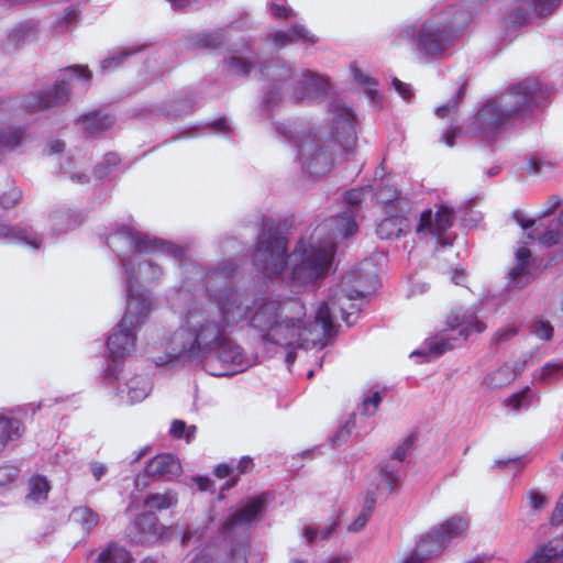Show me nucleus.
Instances as JSON below:
<instances>
[{
	"label": "nucleus",
	"instance_id": "1",
	"mask_svg": "<svg viewBox=\"0 0 563 563\" xmlns=\"http://www.w3.org/2000/svg\"><path fill=\"white\" fill-rule=\"evenodd\" d=\"M238 268L236 263H230L206 276L209 301L191 302L181 311L178 328L163 338L164 353L153 357L156 366L203 365L213 376L240 373L247 365L242 347L230 335L245 322L268 343L323 349L336 313L347 325L355 323L361 311L355 301L377 283L374 263L364 260L343 278L342 285L351 289L331 290L329 300L317 310L314 324L308 325L306 308L298 298H254L236 285Z\"/></svg>",
	"mask_w": 563,
	"mask_h": 563
},
{
	"label": "nucleus",
	"instance_id": "2",
	"mask_svg": "<svg viewBox=\"0 0 563 563\" xmlns=\"http://www.w3.org/2000/svg\"><path fill=\"white\" fill-rule=\"evenodd\" d=\"M367 198H375L371 186L347 191L344 196L347 210L317 227L310 240L299 241L290 255H287L286 236L265 223L253 253L255 268L269 279L287 278L295 291L325 278L334 263L336 241L356 233V210Z\"/></svg>",
	"mask_w": 563,
	"mask_h": 563
},
{
	"label": "nucleus",
	"instance_id": "3",
	"mask_svg": "<svg viewBox=\"0 0 563 563\" xmlns=\"http://www.w3.org/2000/svg\"><path fill=\"white\" fill-rule=\"evenodd\" d=\"M107 245L117 254L124 269V284L126 302L130 299H144L148 303L150 312L153 310V297L146 289L163 276V268L158 263L162 256H167L178 262L181 274H189V279H197L206 286V276L213 269L230 263H236L230 258L203 272L198 265L185 260V250L176 244L151 238L137 231L134 227L122 224L107 238Z\"/></svg>",
	"mask_w": 563,
	"mask_h": 563
},
{
	"label": "nucleus",
	"instance_id": "4",
	"mask_svg": "<svg viewBox=\"0 0 563 563\" xmlns=\"http://www.w3.org/2000/svg\"><path fill=\"white\" fill-rule=\"evenodd\" d=\"M285 139H294L302 172L312 178L328 174L338 155L350 153L356 144L355 114L341 99L328 106L327 123L318 130L303 122L278 124Z\"/></svg>",
	"mask_w": 563,
	"mask_h": 563
},
{
	"label": "nucleus",
	"instance_id": "5",
	"mask_svg": "<svg viewBox=\"0 0 563 563\" xmlns=\"http://www.w3.org/2000/svg\"><path fill=\"white\" fill-rule=\"evenodd\" d=\"M472 12L456 3H439L413 20L396 25L390 33L395 46L409 44L423 64L446 57L456 38V31L466 26Z\"/></svg>",
	"mask_w": 563,
	"mask_h": 563
},
{
	"label": "nucleus",
	"instance_id": "6",
	"mask_svg": "<svg viewBox=\"0 0 563 563\" xmlns=\"http://www.w3.org/2000/svg\"><path fill=\"white\" fill-rule=\"evenodd\" d=\"M551 90L537 78H527L506 91L486 100L471 123L473 134L493 139L510 120L526 117L533 108L542 106Z\"/></svg>",
	"mask_w": 563,
	"mask_h": 563
},
{
	"label": "nucleus",
	"instance_id": "7",
	"mask_svg": "<svg viewBox=\"0 0 563 563\" xmlns=\"http://www.w3.org/2000/svg\"><path fill=\"white\" fill-rule=\"evenodd\" d=\"M264 81L262 107L269 110L277 106L285 93L294 101L321 100L333 93L330 79L310 69L296 73L294 66L280 58H273L258 69Z\"/></svg>",
	"mask_w": 563,
	"mask_h": 563
},
{
	"label": "nucleus",
	"instance_id": "8",
	"mask_svg": "<svg viewBox=\"0 0 563 563\" xmlns=\"http://www.w3.org/2000/svg\"><path fill=\"white\" fill-rule=\"evenodd\" d=\"M268 496L263 493L243 499L236 509L231 511L219 528L220 538L224 541L236 542L231 548V555L228 562H222L214 556V549L210 545L212 556L220 563H246V544L249 531L253 525L263 519L267 510Z\"/></svg>",
	"mask_w": 563,
	"mask_h": 563
},
{
	"label": "nucleus",
	"instance_id": "9",
	"mask_svg": "<svg viewBox=\"0 0 563 563\" xmlns=\"http://www.w3.org/2000/svg\"><path fill=\"white\" fill-rule=\"evenodd\" d=\"M486 324L478 319L473 309H459L448 319V329L426 339L423 345L411 352L410 356H424L426 361L438 358L446 351L459 346L471 335L482 333Z\"/></svg>",
	"mask_w": 563,
	"mask_h": 563
},
{
	"label": "nucleus",
	"instance_id": "10",
	"mask_svg": "<svg viewBox=\"0 0 563 563\" xmlns=\"http://www.w3.org/2000/svg\"><path fill=\"white\" fill-rule=\"evenodd\" d=\"M144 299H130L121 321L114 327L107 340V349L112 361L129 356L135 347L136 333L148 319L151 312Z\"/></svg>",
	"mask_w": 563,
	"mask_h": 563
},
{
	"label": "nucleus",
	"instance_id": "11",
	"mask_svg": "<svg viewBox=\"0 0 563 563\" xmlns=\"http://www.w3.org/2000/svg\"><path fill=\"white\" fill-rule=\"evenodd\" d=\"M74 79L88 82L91 79V73L86 66L66 67L52 88L26 95L22 100V107L29 112H35L65 104L69 99Z\"/></svg>",
	"mask_w": 563,
	"mask_h": 563
},
{
	"label": "nucleus",
	"instance_id": "12",
	"mask_svg": "<svg viewBox=\"0 0 563 563\" xmlns=\"http://www.w3.org/2000/svg\"><path fill=\"white\" fill-rule=\"evenodd\" d=\"M455 212L446 205L435 206V210L428 209L420 214L416 231L420 235H432L439 244L450 246L453 235L450 229L454 222Z\"/></svg>",
	"mask_w": 563,
	"mask_h": 563
},
{
	"label": "nucleus",
	"instance_id": "13",
	"mask_svg": "<svg viewBox=\"0 0 563 563\" xmlns=\"http://www.w3.org/2000/svg\"><path fill=\"white\" fill-rule=\"evenodd\" d=\"M378 202H382L385 208L387 217L383 219L376 227V234L382 240L397 239L406 234L411 229L409 219L405 216L393 214L396 205L399 203L398 194L396 190H390L386 197L382 195L376 197Z\"/></svg>",
	"mask_w": 563,
	"mask_h": 563
},
{
	"label": "nucleus",
	"instance_id": "14",
	"mask_svg": "<svg viewBox=\"0 0 563 563\" xmlns=\"http://www.w3.org/2000/svg\"><path fill=\"white\" fill-rule=\"evenodd\" d=\"M167 529L159 525L153 511H145L135 517L129 528V537L134 543H155L163 539Z\"/></svg>",
	"mask_w": 563,
	"mask_h": 563
},
{
	"label": "nucleus",
	"instance_id": "15",
	"mask_svg": "<svg viewBox=\"0 0 563 563\" xmlns=\"http://www.w3.org/2000/svg\"><path fill=\"white\" fill-rule=\"evenodd\" d=\"M413 445V438L410 435L399 444L390 455V459L382 466L379 478L389 492L394 490L400 481L402 461Z\"/></svg>",
	"mask_w": 563,
	"mask_h": 563
},
{
	"label": "nucleus",
	"instance_id": "16",
	"mask_svg": "<svg viewBox=\"0 0 563 563\" xmlns=\"http://www.w3.org/2000/svg\"><path fill=\"white\" fill-rule=\"evenodd\" d=\"M38 32V23L33 20L18 23L0 38V48L4 53H13L24 44L37 41Z\"/></svg>",
	"mask_w": 563,
	"mask_h": 563
},
{
	"label": "nucleus",
	"instance_id": "17",
	"mask_svg": "<svg viewBox=\"0 0 563 563\" xmlns=\"http://www.w3.org/2000/svg\"><path fill=\"white\" fill-rule=\"evenodd\" d=\"M229 56L224 59V67L231 75L246 76L257 62V55L247 43H232L229 45Z\"/></svg>",
	"mask_w": 563,
	"mask_h": 563
},
{
	"label": "nucleus",
	"instance_id": "18",
	"mask_svg": "<svg viewBox=\"0 0 563 563\" xmlns=\"http://www.w3.org/2000/svg\"><path fill=\"white\" fill-rule=\"evenodd\" d=\"M152 389V384L146 376L134 375L124 377L117 386L114 398L119 404L133 405L144 400Z\"/></svg>",
	"mask_w": 563,
	"mask_h": 563
},
{
	"label": "nucleus",
	"instance_id": "19",
	"mask_svg": "<svg viewBox=\"0 0 563 563\" xmlns=\"http://www.w3.org/2000/svg\"><path fill=\"white\" fill-rule=\"evenodd\" d=\"M516 264L509 273V286L520 289L528 285L534 277L532 271L531 252L526 242H520L515 252Z\"/></svg>",
	"mask_w": 563,
	"mask_h": 563
},
{
	"label": "nucleus",
	"instance_id": "20",
	"mask_svg": "<svg viewBox=\"0 0 563 563\" xmlns=\"http://www.w3.org/2000/svg\"><path fill=\"white\" fill-rule=\"evenodd\" d=\"M181 473L179 460L170 453L158 454L151 459L145 466V474L150 477L170 481Z\"/></svg>",
	"mask_w": 563,
	"mask_h": 563
},
{
	"label": "nucleus",
	"instance_id": "21",
	"mask_svg": "<svg viewBox=\"0 0 563 563\" xmlns=\"http://www.w3.org/2000/svg\"><path fill=\"white\" fill-rule=\"evenodd\" d=\"M445 548L441 534L433 528L418 542L415 551L405 558L402 563H420L442 553Z\"/></svg>",
	"mask_w": 563,
	"mask_h": 563
},
{
	"label": "nucleus",
	"instance_id": "22",
	"mask_svg": "<svg viewBox=\"0 0 563 563\" xmlns=\"http://www.w3.org/2000/svg\"><path fill=\"white\" fill-rule=\"evenodd\" d=\"M24 131L7 120L0 109V155L16 150L23 142Z\"/></svg>",
	"mask_w": 563,
	"mask_h": 563
},
{
	"label": "nucleus",
	"instance_id": "23",
	"mask_svg": "<svg viewBox=\"0 0 563 563\" xmlns=\"http://www.w3.org/2000/svg\"><path fill=\"white\" fill-rule=\"evenodd\" d=\"M2 239L10 243L29 246L32 250H37L41 245V240L31 229L19 225L0 223V240Z\"/></svg>",
	"mask_w": 563,
	"mask_h": 563
},
{
	"label": "nucleus",
	"instance_id": "24",
	"mask_svg": "<svg viewBox=\"0 0 563 563\" xmlns=\"http://www.w3.org/2000/svg\"><path fill=\"white\" fill-rule=\"evenodd\" d=\"M269 38L273 44L278 47H285L292 42H302L313 44L317 42V37L310 33L303 25L295 24L287 31H276L271 34Z\"/></svg>",
	"mask_w": 563,
	"mask_h": 563
},
{
	"label": "nucleus",
	"instance_id": "25",
	"mask_svg": "<svg viewBox=\"0 0 563 563\" xmlns=\"http://www.w3.org/2000/svg\"><path fill=\"white\" fill-rule=\"evenodd\" d=\"M78 124L87 135L98 136L113 126L114 119L109 114L90 112L81 115Z\"/></svg>",
	"mask_w": 563,
	"mask_h": 563
},
{
	"label": "nucleus",
	"instance_id": "26",
	"mask_svg": "<svg viewBox=\"0 0 563 563\" xmlns=\"http://www.w3.org/2000/svg\"><path fill=\"white\" fill-rule=\"evenodd\" d=\"M525 563H563V538L552 539L539 547Z\"/></svg>",
	"mask_w": 563,
	"mask_h": 563
},
{
	"label": "nucleus",
	"instance_id": "27",
	"mask_svg": "<svg viewBox=\"0 0 563 563\" xmlns=\"http://www.w3.org/2000/svg\"><path fill=\"white\" fill-rule=\"evenodd\" d=\"M563 233V209L558 221L551 222L549 225L540 223L532 232L528 233L529 239H537L543 246H551L559 243Z\"/></svg>",
	"mask_w": 563,
	"mask_h": 563
},
{
	"label": "nucleus",
	"instance_id": "28",
	"mask_svg": "<svg viewBox=\"0 0 563 563\" xmlns=\"http://www.w3.org/2000/svg\"><path fill=\"white\" fill-rule=\"evenodd\" d=\"M468 525L470 520L465 515H456L449 518L434 529L439 534H441V539H443L445 547H448L452 540L464 536Z\"/></svg>",
	"mask_w": 563,
	"mask_h": 563
},
{
	"label": "nucleus",
	"instance_id": "29",
	"mask_svg": "<svg viewBox=\"0 0 563 563\" xmlns=\"http://www.w3.org/2000/svg\"><path fill=\"white\" fill-rule=\"evenodd\" d=\"M240 27L239 22H233L227 30L219 29L212 32H202L195 36V45L205 48H217L224 44L229 37L233 40L234 32Z\"/></svg>",
	"mask_w": 563,
	"mask_h": 563
},
{
	"label": "nucleus",
	"instance_id": "30",
	"mask_svg": "<svg viewBox=\"0 0 563 563\" xmlns=\"http://www.w3.org/2000/svg\"><path fill=\"white\" fill-rule=\"evenodd\" d=\"M24 432L22 422L12 417L0 416V452L11 442L19 440Z\"/></svg>",
	"mask_w": 563,
	"mask_h": 563
},
{
	"label": "nucleus",
	"instance_id": "31",
	"mask_svg": "<svg viewBox=\"0 0 563 563\" xmlns=\"http://www.w3.org/2000/svg\"><path fill=\"white\" fill-rule=\"evenodd\" d=\"M53 234H62L76 228L81 221L71 210H55L49 214Z\"/></svg>",
	"mask_w": 563,
	"mask_h": 563
},
{
	"label": "nucleus",
	"instance_id": "32",
	"mask_svg": "<svg viewBox=\"0 0 563 563\" xmlns=\"http://www.w3.org/2000/svg\"><path fill=\"white\" fill-rule=\"evenodd\" d=\"M351 75L354 80L361 85L365 89V93L369 99L373 106H377L379 103V92L376 89L377 81L374 77L362 70L356 63L351 64L350 66Z\"/></svg>",
	"mask_w": 563,
	"mask_h": 563
},
{
	"label": "nucleus",
	"instance_id": "33",
	"mask_svg": "<svg viewBox=\"0 0 563 563\" xmlns=\"http://www.w3.org/2000/svg\"><path fill=\"white\" fill-rule=\"evenodd\" d=\"M70 520L78 525L86 533H90L98 526L100 516L88 506L75 507L70 512Z\"/></svg>",
	"mask_w": 563,
	"mask_h": 563
},
{
	"label": "nucleus",
	"instance_id": "34",
	"mask_svg": "<svg viewBox=\"0 0 563 563\" xmlns=\"http://www.w3.org/2000/svg\"><path fill=\"white\" fill-rule=\"evenodd\" d=\"M177 500V494L173 490H167L164 493L148 494L144 499V506L148 508V511H162L176 506Z\"/></svg>",
	"mask_w": 563,
	"mask_h": 563
},
{
	"label": "nucleus",
	"instance_id": "35",
	"mask_svg": "<svg viewBox=\"0 0 563 563\" xmlns=\"http://www.w3.org/2000/svg\"><path fill=\"white\" fill-rule=\"evenodd\" d=\"M131 553L118 543H109L98 555L96 563H131Z\"/></svg>",
	"mask_w": 563,
	"mask_h": 563
},
{
	"label": "nucleus",
	"instance_id": "36",
	"mask_svg": "<svg viewBox=\"0 0 563 563\" xmlns=\"http://www.w3.org/2000/svg\"><path fill=\"white\" fill-rule=\"evenodd\" d=\"M49 484L44 476L35 475L29 481V493L25 497V501L29 504H40L46 500Z\"/></svg>",
	"mask_w": 563,
	"mask_h": 563
},
{
	"label": "nucleus",
	"instance_id": "37",
	"mask_svg": "<svg viewBox=\"0 0 563 563\" xmlns=\"http://www.w3.org/2000/svg\"><path fill=\"white\" fill-rule=\"evenodd\" d=\"M515 376V372L509 366L505 365L487 374L483 380V385L488 389L501 388L509 384Z\"/></svg>",
	"mask_w": 563,
	"mask_h": 563
},
{
	"label": "nucleus",
	"instance_id": "38",
	"mask_svg": "<svg viewBox=\"0 0 563 563\" xmlns=\"http://www.w3.org/2000/svg\"><path fill=\"white\" fill-rule=\"evenodd\" d=\"M79 22V12L75 8H67L58 20L51 26V33L57 35L59 33L71 31Z\"/></svg>",
	"mask_w": 563,
	"mask_h": 563
},
{
	"label": "nucleus",
	"instance_id": "39",
	"mask_svg": "<svg viewBox=\"0 0 563 563\" xmlns=\"http://www.w3.org/2000/svg\"><path fill=\"white\" fill-rule=\"evenodd\" d=\"M563 377V361L547 362L536 375V379L543 383H555Z\"/></svg>",
	"mask_w": 563,
	"mask_h": 563
},
{
	"label": "nucleus",
	"instance_id": "40",
	"mask_svg": "<svg viewBox=\"0 0 563 563\" xmlns=\"http://www.w3.org/2000/svg\"><path fill=\"white\" fill-rule=\"evenodd\" d=\"M211 522H212V518L209 517L200 525H197L196 527H192V528H188L183 533L181 544L188 545L190 543L203 541L208 537V531L210 529Z\"/></svg>",
	"mask_w": 563,
	"mask_h": 563
},
{
	"label": "nucleus",
	"instance_id": "41",
	"mask_svg": "<svg viewBox=\"0 0 563 563\" xmlns=\"http://www.w3.org/2000/svg\"><path fill=\"white\" fill-rule=\"evenodd\" d=\"M532 394L529 387L509 396L504 400V405L514 411L526 410L530 407Z\"/></svg>",
	"mask_w": 563,
	"mask_h": 563
},
{
	"label": "nucleus",
	"instance_id": "42",
	"mask_svg": "<svg viewBox=\"0 0 563 563\" xmlns=\"http://www.w3.org/2000/svg\"><path fill=\"white\" fill-rule=\"evenodd\" d=\"M464 96V86L459 87L452 98L435 109V115L440 119L452 118L455 114L460 100Z\"/></svg>",
	"mask_w": 563,
	"mask_h": 563
},
{
	"label": "nucleus",
	"instance_id": "43",
	"mask_svg": "<svg viewBox=\"0 0 563 563\" xmlns=\"http://www.w3.org/2000/svg\"><path fill=\"white\" fill-rule=\"evenodd\" d=\"M135 53H136V49L121 48L117 52H113L111 55H109L107 58H104L101 62L100 67L103 71L114 70L120 65H122V62L124 58H126Z\"/></svg>",
	"mask_w": 563,
	"mask_h": 563
},
{
	"label": "nucleus",
	"instance_id": "44",
	"mask_svg": "<svg viewBox=\"0 0 563 563\" xmlns=\"http://www.w3.org/2000/svg\"><path fill=\"white\" fill-rule=\"evenodd\" d=\"M336 526L338 520H332L320 530H317V528H314L313 526H307L303 530V537L307 543L311 544L318 539H327L328 537H330Z\"/></svg>",
	"mask_w": 563,
	"mask_h": 563
},
{
	"label": "nucleus",
	"instance_id": "45",
	"mask_svg": "<svg viewBox=\"0 0 563 563\" xmlns=\"http://www.w3.org/2000/svg\"><path fill=\"white\" fill-rule=\"evenodd\" d=\"M374 504H375L374 497L367 496L361 512L357 515L356 519L349 526V528H347L349 531L357 532L364 528L368 518L372 515Z\"/></svg>",
	"mask_w": 563,
	"mask_h": 563
},
{
	"label": "nucleus",
	"instance_id": "46",
	"mask_svg": "<svg viewBox=\"0 0 563 563\" xmlns=\"http://www.w3.org/2000/svg\"><path fill=\"white\" fill-rule=\"evenodd\" d=\"M382 401V393L377 388H373L368 391V395L364 396L361 405V413L364 416H374L379 404Z\"/></svg>",
	"mask_w": 563,
	"mask_h": 563
},
{
	"label": "nucleus",
	"instance_id": "47",
	"mask_svg": "<svg viewBox=\"0 0 563 563\" xmlns=\"http://www.w3.org/2000/svg\"><path fill=\"white\" fill-rule=\"evenodd\" d=\"M120 158L115 153H107L102 162L96 167V177L101 179L112 172V169L119 164Z\"/></svg>",
	"mask_w": 563,
	"mask_h": 563
},
{
	"label": "nucleus",
	"instance_id": "48",
	"mask_svg": "<svg viewBox=\"0 0 563 563\" xmlns=\"http://www.w3.org/2000/svg\"><path fill=\"white\" fill-rule=\"evenodd\" d=\"M519 328L515 322L507 323L504 327H500L492 336L493 344H501L510 339L515 338L518 334Z\"/></svg>",
	"mask_w": 563,
	"mask_h": 563
},
{
	"label": "nucleus",
	"instance_id": "49",
	"mask_svg": "<svg viewBox=\"0 0 563 563\" xmlns=\"http://www.w3.org/2000/svg\"><path fill=\"white\" fill-rule=\"evenodd\" d=\"M531 333L541 340L548 341L552 338L553 327L549 321L538 319L531 324Z\"/></svg>",
	"mask_w": 563,
	"mask_h": 563
},
{
	"label": "nucleus",
	"instance_id": "50",
	"mask_svg": "<svg viewBox=\"0 0 563 563\" xmlns=\"http://www.w3.org/2000/svg\"><path fill=\"white\" fill-rule=\"evenodd\" d=\"M176 104L178 108L169 111L167 113V115L177 118L180 115L189 114L194 110V100L189 96H185L184 98H178L176 100Z\"/></svg>",
	"mask_w": 563,
	"mask_h": 563
},
{
	"label": "nucleus",
	"instance_id": "51",
	"mask_svg": "<svg viewBox=\"0 0 563 563\" xmlns=\"http://www.w3.org/2000/svg\"><path fill=\"white\" fill-rule=\"evenodd\" d=\"M22 190L20 188L14 187L9 189L1 196L0 203L5 209L13 208L22 200Z\"/></svg>",
	"mask_w": 563,
	"mask_h": 563
},
{
	"label": "nucleus",
	"instance_id": "52",
	"mask_svg": "<svg viewBox=\"0 0 563 563\" xmlns=\"http://www.w3.org/2000/svg\"><path fill=\"white\" fill-rule=\"evenodd\" d=\"M527 498H528V506L531 508V510L533 511H539L541 509L544 508V506L547 505V498L544 495H542L539 490L537 489H531L528 495H527Z\"/></svg>",
	"mask_w": 563,
	"mask_h": 563
},
{
	"label": "nucleus",
	"instance_id": "53",
	"mask_svg": "<svg viewBox=\"0 0 563 563\" xmlns=\"http://www.w3.org/2000/svg\"><path fill=\"white\" fill-rule=\"evenodd\" d=\"M561 205V199L558 196H551L544 203L543 209L538 214L539 223H543V219L548 218L550 214H552Z\"/></svg>",
	"mask_w": 563,
	"mask_h": 563
},
{
	"label": "nucleus",
	"instance_id": "54",
	"mask_svg": "<svg viewBox=\"0 0 563 563\" xmlns=\"http://www.w3.org/2000/svg\"><path fill=\"white\" fill-rule=\"evenodd\" d=\"M271 11L276 18L288 19L294 15L292 9L285 5V0H273Z\"/></svg>",
	"mask_w": 563,
	"mask_h": 563
},
{
	"label": "nucleus",
	"instance_id": "55",
	"mask_svg": "<svg viewBox=\"0 0 563 563\" xmlns=\"http://www.w3.org/2000/svg\"><path fill=\"white\" fill-rule=\"evenodd\" d=\"M189 563H220L212 556L211 549H196Z\"/></svg>",
	"mask_w": 563,
	"mask_h": 563
},
{
	"label": "nucleus",
	"instance_id": "56",
	"mask_svg": "<svg viewBox=\"0 0 563 563\" xmlns=\"http://www.w3.org/2000/svg\"><path fill=\"white\" fill-rule=\"evenodd\" d=\"M89 470L91 472L92 477L97 482H99L108 473L107 465L98 461L90 462Z\"/></svg>",
	"mask_w": 563,
	"mask_h": 563
},
{
	"label": "nucleus",
	"instance_id": "57",
	"mask_svg": "<svg viewBox=\"0 0 563 563\" xmlns=\"http://www.w3.org/2000/svg\"><path fill=\"white\" fill-rule=\"evenodd\" d=\"M18 474V468L14 466L0 467V485H7L13 481Z\"/></svg>",
	"mask_w": 563,
	"mask_h": 563
},
{
	"label": "nucleus",
	"instance_id": "58",
	"mask_svg": "<svg viewBox=\"0 0 563 563\" xmlns=\"http://www.w3.org/2000/svg\"><path fill=\"white\" fill-rule=\"evenodd\" d=\"M552 168L553 165L550 162H547L542 158L533 157L529 161V170L534 174H543L544 167Z\"/></svg>",
	"mask_w": 563,
	"mask_h": 563
},
{
	"label": "nucleus",
	"instance_id": "59",
	"mask_svg": "<svg viewBox=\"0 0 563 563\" xmlns=\"http://www.w3.org/2000/svg\"><path fill=\"white\" fill-rule=\"evenodd\" d=\"M393 86H394L395 90L402 97V99L409 100L411 98L412 91L407 84L400 81L397 78H394Z\"/></svg>",
	"mask_w": 563,
	"mask_h": 563
},
{
	"label": "nucleus",
	"instance_id": "60",
	"mask_svg": "<svg viewBox=\"0 0 563 563\" xmlns=\"http://www.w3.org/2000/svg\"><path fill=\"white\" fill-rule=\"evenodd\" d=\"M218 134H229L231 129L225 119H219L208 124Z\"/></svg>",
	"mask_w": 563,
	"mask_h": 563
},
{
	"label": "nucleus",
	"instance_id": "61",
	"mask_svg": "<svg viewBox=\"0 0 563 563\" xmlns=\"http://www.w3.org/2000/svg\"><path fill=\"white\" fill-rule=\"evenodd\" d=\"M187 426L183 420H174L170 424L169 432L174 438L180 439L184 437Z\"/></svg>",
	"mask_w": 563,
	"mask_h": 563
},
{
	"label": "nucleus",
	"instance_id": "62",
	"mask_svg": "<svg viewBox=\"0 0 563 563\" xmlns=\"http://www.w3.org/2000/svg\"><path fill=\"white\" fill-rule=\"evenodd\" d=\"M460 134V130L456 128H450L445 130L441 136V141L449 147L454 146V139Z\"/></svg>",
	"mask_w": 563,
	"mask_h": 563
},
{
	"label": "nucleus",
	"instance_id": "63",
	"mask_svg": "<svg viewBox=\"0 0 563 563\" xmlns=\"http://www.w3.org/2000/svg\"><path fill=\"white\" fill-rule=\"evenodd\" d=\"M522 465V459L521 457H512V459H500L496 460L494 462V467H501V466H510L512 468H519Z\"/></svg>",
	"mask_w": 563,
	"mask_h": 563
},
{
	"label": "nucleus",
	"instance_id": "64",
	"mask_svg": "<svg viewBox=\"0 0 563 563\" xmlns=\"http://www.w3.org/2000/svg\"><path fill=\"white\" fill-rule=\"evenodd\" d=\"M118 366L117 365H108L104 369L103 378L107 385H112L118 379Z\"/></svg>",
	"mask_w": 563,
	"mask_h": 563
}]
</instances>
